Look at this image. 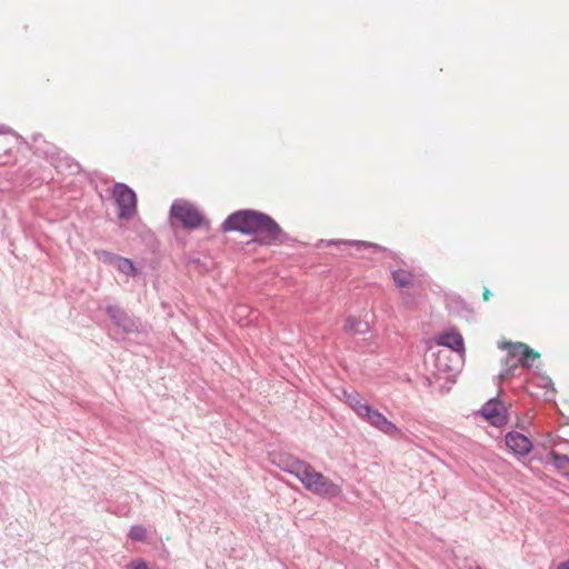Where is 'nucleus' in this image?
Masks as SVG:
<instances>
[{"label":"nucleus","instance_id":"23","mask_svg":"<svg viewBox=\"0 0 569 569\" xmlns=\"http://www.w3.org/2000/svg\"><path fill=\"white\" fill-rule=\"evenodd\" d=\"M468 569H482V568H481V567H479V566H475V567H470V568H468Z\"/></svg>","mask_w":569,"mask_h":569},{"label":"nucleus","instance_id":"16","mask_svg":"<svg viewBox=\"0 0 569 569\" xmlns=\"http://www.w3.org/2000/svg\"><path fill=\"white\" fill-rule=\"evenodd\" d=\"M248 313H249V308L247 306H243V305H239L237 306L234 309H233V317L237 319V321L241 325V326H244L246 323L243 322V320L248 317Z\"/></svg>","mask_w":569,"mask_h":569},{"label":"nucleus","instance_id":"18","mask_svg":"<svg viewBox=\"0 0 569 569\" xmlns=\"http://www.w3.org/2000/svg\"><path fill=\"white\" fill-rule=\"evenodd\" d=\"M127 569H149V566L142 559H134L127 566Z\"/></svg>","mask_w":569,"mask_h":569},{"label":"nucleus","instance_id":"20","mask_svg":"<svg viewBox=\"0 0 569 569\" xmlns=\"http://www.w3.org/2000/svg\"><path fill=\"white\" fill-rule=\"evenodd\" d=\"M117 311H118V309H117V308H114V307H109V308L107 309L108 315H109L110 317H112V318H114V317H116V315H114V313H116Z\"/></svg>","mask_w":569,"mask_h":569},{"label":"nucleus","instance_id":"13","mask_svg":"<svg viewBox=\"0 0 569 569\" xmlns=\"http://www.w3.org/2000/svg\"><path fill=\"white\" fill-rule=\"evenodd\" d=\"M449 355L446 351H438L435 355V367L440 372H448L452 370L451 365L448 362Z\"/></svg>","mask_w":569,"mask_h":569},{"label":"nucleus","instance_id":"21","mask_svg":"<svg viewBox=\"0 0 569 569\" xmlns=\"http://www.w3.org/2000/svg\"><path fill=\"white\" fill-rule=\"evenodd\" d=\"M558 569H569V559H568L566 562L561 563V565L558 567Z\"/></svg>","mask_w":569,"mask_h":569},{"label":"nucleus","instance_id":"1","mask_svg":"<svg viewBox=\"0 0 569 569\" xmlns=\"http://www.w3.org/2000/svg\"><path fill=\"white\" fill-rule=\"evenodd\" d=\"M222 229L226 232L258 233L261 243L269 246L281 242L283 236L282 229L271 217L252 210H240L230 214Z\"/></svg>","mask_w":569,"mask_h":569},{"label":"nucleus","instance_id":"14","mask_svg":"<svg viewBox=\"0 0 569 569\" xmlns=\"http://www.w3.org/2000/svg\"><path fill=\"white\" fill-rule=\"evenodd\" d=\"M540 358V353L538 351L532 350L526 345L523 350V356L521 358V366L526 368H530L532 362Z\"/></svg>","mask_w":569,"mask_h":569},{"label":"nucleus","instance_id":"5","mask_svg":"<svg viewBox=\"0 0 569 569\" xmlns=\"http://www.w3.org/2000/svg\"><path fill=\"white\" fill-rule=\"evenodd\" d=\"M116 203L119 208L118 217L120 219H130L137 211V197L124 183H116L112 191Z\"/></svg>","mask_w":569,"mask_h":569},{"label":"nucleus","instance_id":"9","mask_svg":"<svg viewBox=\"0 0 569 569\" xmlns=\"http://www.w3.org/2000/svg\"><path fill=\"white\" fill-rule=\"evenodd\" d=\"M526 343L522 342H503L501 345V348L506 349L508 351V360L507 365L509 363V358L515 359L517 358L516 362H512L509 368L500 375L501 379L508 378L512 375V369H516L518 366H521V358L523 356Z\"/></svg>","mask_w":569,"mask_h":569},{"label":"nucleus","instance_id":"15","mask_svg":"<svg viewBox=\"0 0 569 569\" xmlns=\"http://www.w3.org/2000/svg\"><path fill=\"white\" fill-rule=\"evenodd\" d=\"M146 536L147 531L142 526H132L129 531V538L134 541H143Z\"/></svg>","mask_w":569,"mask_h":569},{"label":"nucleus","instance_id":"12","mask_svg":"<svg viewBox=\"0 0 569 569\" xmlns=\"http://www.w3.org/2000/svg\"><path fill=\"white\" fill-rule=\"evenodd\" d=\"M113 266L118 269V271L126 276L134 277L137 274V269L133 262L128 258L119 256L118 259H116Z\"/></svg>","mask_w":569,"mask_h":569},{"label":"nucleus","instance_id":"19","mask_svg":"<svg viewBox=\"0 0 569 569\" xmlns=\"http://www.w3.org/2000/svg\"><path fill=\"white\" fill-rule=\"evenodd\" d=\"M482 296H483V300L488 301L490 299V297H491L490 290L488 288H485Z\"/></svg>","mask_w":569,"mask_h":569},{"label":"nucleus","instance_id":"10","mask_svg":"<svg viewBox=\"0 0 569 569\" xmlns=\"http://www.w3.org/2000/svg\"><path fill=\"white\" fill-rule=\"evenodd\" d=\"M342 329L347 335L357 336L368 333L370 327L367 321L361 320L358 317L351 316L347 318Z\"/></svg>","mask_w":569,"mask_h":569},{"label":"nucleus","instance_id":"11","mask_svg":"<svg viewBox=\"0 0 569 569\" xmlns=\"http://www.w3.org/2000/svg\"><path fill=\"white\" fill-rule=\"evenodd\" d=\"M391 278L398 288H412L416 282V274L406 269H397L391 272Z\"/></svg>","mask_w":569,"mask_h":569},{"label":"nucleus","instance_id":"7","mask_svg":"<svg viewBox=\"0 0 569 569\" xmlns=\"http://www.w3.org/2000/svg\"><path fill=\"white\" fill-rule=\"evenodd\" d=\"M439 346L447 347L450 350L462 356L465 353V341L460 332L456 329H450L439 333L436 338Z\"/></svg>","mask_w":569,"mask_h":569},{"label":"nucleus","instance_id":"2","mask_svg":"<svg viewBox=\"0 0 569 569\" xmlns=\"http://www.w3.org/2000/svg\"><path fill=\"white\" fill-rule=\"evenodd\" d=\"M288 470L302 482L307 490L315 495L325 498H335L341 493L340 486L332 482L321 472L316 471L313 467L305 461H292Z\"/></svg>","mask_w":569,"mask_h":569},{"label":"nucleus","instance_id":"8","mask_svg":"<svg viewBox=\"0 0 569 569\" xmlns=\"http://www.w3.org/2000/svg\"><path fill=\"white\" fill-rule=\"evenodd\" d=\"M507 447L516 455L526 456L532 449L531 440L518 431H510L506 436Z\"/></svg>","mask_w":569,"mask_h":569},{"label":"nucleus","instance_id":"6","mask_svg":"<svg viewBox=\"0 0 569 569\" xmlns=\"http://www.w3.org/2000/svg\"><path fill=\"white\" fill-rule=\"evenodd\" d=\"M480 415L493 427H502L508 423V406L499 399H490L481 408Z\"/></svg>","mask_w":569,"mask_h":569},{"label":"nucleus","instance_id":"3","mask_svg":"<svg viewBox=\"0 0 569 569\" xmlns=\"http://www.w3.org/2000/svg\"><path fill=\"white\" fill-rule=\"evenodd\" d=\"M345 401L357 412L358 416L363 417L372 426L387 425L393 427L388 419L379 411L372 409L357 391H345Z\"/></svg>","mask_w":569,"mask_h":569},{"label":"nucleus","instance_id":"17","mask_svg":"<svg viewBox=\"0 0 569 569\" xmlns=\"http://www.w3.org/2000/svg\"><path fill=\"white\" fill-rule=\"evenodd\" d=\"M94 254L97 256L98 260H100L104 263L112 264V266L114 264L116 259H118V257H119L117 254H113V253L104 251V250L96 251Z\"/></svg>","mask_w":569,"mask_h":569},{"label":"nucleus","instance_id":"4","mask_svg":"<svg viewBox=\"0 0 569 569\" xmlns=\"http://www.w3.org/2000/svg\"><path fill=\"white\" fill-rule=\"evenodd\" d=\"M170 216L187 229H197L204 222L200 211L186 200L174 201L170 208Z\"/></svg>","mask_w":569,"mask_h":569},{"label":"nucleus","instance_id":"22","mask_svg":"<svg viewBox=\"0 0 569 569\" xmlns=\"http://www.w3.org/2000/svg\"><path fill=\"white\" fill-rule=\"evenodd\" d=\"M550 455L555 460H558V456L555 452H551Z\"/></svg>","mask_w":569,"mask_h":569}]
</instances>
